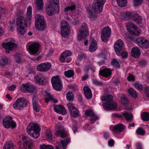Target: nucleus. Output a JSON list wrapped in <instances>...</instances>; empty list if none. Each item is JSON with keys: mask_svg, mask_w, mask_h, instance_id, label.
<instances>
[{"mask_svg": "<svg viewBox=\"0 0 149 149\" xmlns=\"http://www.w3.org/2000/svg\"><path fill=\"white\" fill-rule=\"evenodd\" d=\"M31 22V19H29V17L27 16L25 17L21 15L18 16L16 22L18 33L22 35L25 34L26 31L24 28L26 27L28 24L30 25Z\"/></svg>", "mask_w": 149, "mask_h": 149, "instance_id": "obj_1", "label": "nucleus"}, {"mask_svg": "<svg viewBox=\"0 0 149 149\" xmlns=\"http://www.w3.org/2000/svg\"><path fill=\"white\" fill-rule=\"evenodd\" d=\"M101 100L102 101H105L103 104V107L106 110H109L115 109L116 107V104L113 100V96L110 94L104 95Z\"/></svg>", "mask_w": 149, "mask_h": 149, "instance_id": "obj_2", "label": "nucleus"}, {"mask_svg": "<svg viewBox=\"0 0 149 149\" xmlns=\"http://www.w3.org/2000/svg\"><path fill=\"white\" fill-rule=\"evenodd\" d=\"M40 129L37 124L31 123L27 126L26 131L28 134L34 139H36L40 136Z\"/></svg>", "mask_w": 149, "mask_h": 149, "instance_id": "obj_3", "label": "nucleus"}, {"mask_svg": "<svg viewBox=\"0 0 149 149\" xmlns=\"http://www.w3.org/2000/svg\"><path fill=\"white\" fill-rule=\"evenodd\" d=\"M106 0H95L93 4L92 8L95 13L98 14L102 12L103 7Z\"/></svg>", "mask_w": 149, "mask_h": 149, "instance_id": "obj_4", "label": "nucleus"}, {"mask_svg": "<svg viewBox=\"0 0 149 149\" xmlns=\"http://www.w3.org/2000/svg\"><path fill=\"white\" fill-rule=\"evenodd\" d=\"M28 104L26 100L23 97L18 98L13 105L14 109L18 110H22L26 107Z\"/></svg>", "mask_w": 149, "mask_h": 149, "instance_id": "obj_5", "label": "nucleus"}, {"mask_svg": "<svg viewBox=\"0 0 149 149\" xmlns=\"http://www.w3.org/2000/svg\"><path fill=\"white\" fill-rule=\"evenodd\" d=\"M22 145H20V149H31L33 146V141L31 139L27 136H22Z\"/></svg>", "mask_w": 149, "mask_h": 149, "instance_id": "obj_6", "label": "nucleus"}, {"mask_svg": "<svg viewBox=\"0 0 149 149\" xmlns=\"http://www.w3.org/2000/svg\"><path fill=\"white\" fill-rule=\"evenodd\" d=\"M79 34L77 36V39L79 40H80L83 38H84L88 35V27L86 22H83L82 24L79 28Z\"/></svg>", "mask_w": 149, "mask_h": 149, "instance_id": "obj_7", "label": "nucleus"}, {"mask_svg": "<svg viewBox=\"0 0 149 149\" xmlns=\"http://www.w3.org/2000/svg\"><path fill=\"white\" fill-rule=\"evenodd\" d=\"M51 82L54 89L57 91L61 90L62 83L58 76L53 77L51 79Z\"/></svg>", "mask_w": 149, "mask_h": 149, "instance_id": "obj_8", "label": "nucleus"}, {"mask_svg": "<svg viewBox=\"0 0 149 149\" xmlns=\"http://www.w3.org/2000/svg\"><path fill=\"white\" fill-rule=\"evenodd\" d=\"M56 135L62 138L68 137V134L66 132L64 127L61 125H57L55 127Z\"/></svg>", "mask_w": 149, "mask_h": 149, "instance_id": "obj_9", "label": "nucleus"}, {"mask_svg": "<svg viewBox=\"0 0 149 149\" xmlns=\"http://www.w3.org/2000/svg\"><path fill=\"white\" fill-rule=\"evenodd\" d=\"M13 118L11 116L6 117L3 121V125L6 128L9 129L11 127L13 129L16 127V124L14 121L12 120Z\"/></svg>", "mask_w": 149, "mask_h": 149, "instance_id": "obj_10", "label": "nucleus"}, {"mask_svg": "<svg viewBox=\"0 0 149 149\" xmlns=\"http://www.w3.org/2000/svg\"><path fill=\"white\" fill-rule=\"evenodd\" d=\"M61 33L62 36L64 37H66L70 31L69 24L65 20H63L61 22Z\"/></svg>", "mask_w": 149, "mask_h": 149, "instance_id": "obj_11", "label": "nucleus"}, {"mask_svg": "<svg viewBox=\"0 0 149 149\" xmlns=\"http://www.w3.org/2000/svg\"><path fill=\"white\" fill-rule=\"evenodd\" d=\"M35 89V87L33 85L28 82L22 84L20 90L22 93H32Z\"/></svg>", "mask_w": 149, "mask_h": 149, "instance_id": "obj_12", "label": "nucleus"}, {"mask_svg": "<svg viewBox=\"0 0 149 149\" xmlns=\"http://www.w3.org/2000/svg\"><path fill=\"white\" fill-rule=\"evenodd\" d=\"M114 46L115 52L117 55H119L120 52H121L124 49L125 46L124 42L120 39L115 42Z\"/></svg>", "mask_w": 149, "mask_h": 149, "instance_id": "obj_13", "label": "nucleus"}, {"mask_svg": "<svg viewBox=\"0 0 149 149\" xmlns=\"http://www.w3.org/2000/svg\"><path fill=\"white\" fill-rule=\"evenodd\" d=\"M111 32V29L108 27L104 28L102 30L101 36L103 41L104 42L107 41L108 39L110 37Z\"/></svg>", "mask_w": 149, "mask_h": 149, "instance_id": "obj_14", "label": "nucleus"}, {"mask_svg": "<svg viewBox=\"0 0 149 149\" xmlns=\"http://www.w3.org/2000/svg\"><path fill=\"white\" fill-rule=\"evenodd\" d=\"M136 42L137 44L142 48H147L149 47V41L143 37L137 38Z\"/></svg>", "mask_w": 149, "mask_h": 149, "instance_id": "obj_15", "label": "nucleus"}, {"mask_svg": "<svg viewBox=\"0 0 149 149\" xmlns=\"http://www.w3.org/2000/svg\"><path fill=\"white\" fill-rule=\"evenodd\" d=\"M52 67L51 63L49 62H45L38 64L37 66V70L42 72H46L48 71Z\"/></svg>", "mask_w": 149, "mask_h": 149, "instance_id": "obj_16", "label": "nucleus"}, {"mask_svg": "<svg viewBox=\"0 0 149 149\" xmlns=\"http://www.w3.org/2000/svg\"><path fill=\"white\" fill-rule=\"evenodd\" d=\"M2 46L5 49L6 52L8 54L9 53L10 51L17 47V44L13 42L10 41L2 43Z\"/></svg>", "mask_w": 149, "mask_h": 149, "instance_id": "obj_17", "label": "nucleus"}, {"mask_svg": "<svg viewBox=\"0 0 149 149\" xmlns=\"http://www.w3.org/2000/svg\"><path fill=\"white\" fill-rule=\"evenodd\" d=\"M70 115L73 117H76L79 115V110L76 108L71 103H69L67 104Z\"/></svg>", "mask_w": 149, "mask_h": 149, "instance_id": "obj_18", "label": "nucleus"}, {"mask_svg": "<svg viewBox=\"0 0 149 149\" xmlns=\"http://www.w3.org/2000/svg\"><path fill=\"white\" fill-rule=\"evenodd\" d=\"M35 82L37 84L41 85H45L47 83L46 77L41 73L37 74L34 78Z\"/></svg>", "mask_w": 149, "mask_h": 149, "instance_id": "obj_19", "label": "nucleus"}, {"mask_svg": "<svg viewBox=\"0 0 149 149\" xmlns=\"http://www.w3.org/2000/svg\"><path fill=\"white\" fill-rule=\"evenodd\" d=\"M57 7L50 3L49 4L46 6V11L47 14L49 16L53 15L55 13H58L59 12V8L58 11L56 10Z\"/></svg>", "mask_w": 149, "mask_h": 149, "instance_id": "obj_20", "label": "nucleus"}, {"mask_svg": "<svg viewBox=\"0 0 149 149\" xmlns=\"http://www.w3.org/2000/svg\"><path fill=\"white\" fill-rule=\"evenodd\" d=\"M85 114L86 116H89L91 118L90 120L91 124L99 119L98 117L96 115L91 109H87L85 111Z\"/></svg>", "mask_w": 149, "mask_h": 149, "instance_id": "obj_21", "label": "nucleus"}, {"mask_svg": "<svg viewBox=\"0 0 149 149\" xmlns=\"http://www.w3.org/2000/svg\"><path fill=\"white\" fill-rule=\"evenodd\" d=\"M40 45L38 43H33L29 46V49L31 55H33L37 53L39 48Z\"/></svg>", "mask_w": 149, "mask_h": 149, "instance_id": "obj_22", "label": "nucleus"}, {"mask_svg": "<svg viewBox=\"0 0 149 149\" xmlns=\"http://www.w3.org/2000/svg\"><path fill=\"white\" fill-rule=\"evenodd\" d=\"M131 19L138 24H141L142 22V17L137 13H131Z\"/></svg>", "mask_w": 149, "mask_h": 149, "instance_id": "obj_23", "label": "nucleus"}, {"mask_svg": "<svg viewBox=\"0 0 149 149\" xmlns=\"http://www.w3.org/2000/svg\"><path fill=\"white\" fill-rule=\"evenodd\" d=\"M100 74L106 78L111 77L112 74V71L109 68H105L101 70L100 71Z\"/></svg>", "mask_w": 149, "mask_h": 149, "instance_id": "obj_24", "label": "nucleus"}, {"mask_svg": "<svg viewBox=\"0 0 149 149\" xmlns=\"http://www.w3.org/2000/svg\"><path fill=\"white\" fill-rule=\"evenodd\" d=\"M120 17L124 21H128L130 19V12L128 11L121 12L120 13Z\"/></svg>", "mask_w": 149, "mask_h": 149, "instance_id": "obj_25", "label": "nucleus"}, {"mask_svg": "<svg viewBox=\"0 0 149 149\" xmlns=\"http://www.w3.org/2000/svg\"><path fill=\"white\" fill-rule=\"evenodd\" d=\"M54 111L58 113H61L63 115L67 113V111L64 107L62 105H59L54 108Z\"/></svg>", "mask_w": 149, "mask_h": 149, "instance_id": "obj_26", "label": "nucleus"}, {"mask_svg": "<svg viewBox=\"0 0 149 149\" xmlns=\"http://www.w3.org/2000/svg\"><path fill=\"white\" fill-rule=\"evenodd\" d=\"M126 28L129 33H125L124 37L126 40L128 42H129L130 40V22H128L126 23Z\"/></svg>", "mask_w": 149, "mask_h": 149, "instance_id": "obj_27", "label": "nucleus"}, {"mask_svg": "<svg viewBox=\"0 0 149 149\" xmlns=\"http://www.w3.org/2000/svg\"><path fill=\"white\" fill-rule=\"evenodd\" d=\"M84 92L86 98L90 99L92 97V94L90 88L88 86H84L83 88Z\"/></svg>", "mask_w": 149, "mask_h": 149, "instance_id": "obj_28", "label": "nucleus"}, {"mask_svg": "<svg viewBox=\"0 0 149 149\" xmlns=\"http://www.w3.org/2000/svg\"><path fill=\"white\" fill-rule=\"evenodd\" d=\"M131 34L135 36H139L141 33L137 26L131 23Z\"/></svg>", "mask_w": 149, "mask_h": 149, "instance_id": "obj_29", "label": "nucleus"}, {"mask_svg": "<svg viewBox=\"0 0 149 149\" xmlns=\"http://www.w3.org/2000/svg\"><path fill=\"white\" fill-rule=\"evenodd\" d=\"M125 126L122 124H117L113 127V131L116 133L122 132L125 128Z\"/></svg>", "mask_w": 149, "mask_h": 149, "instance_id": "obj_30", "label": "nucleus"}, {"mask_svg": "<svg viewBox=\"0 0 149 149\" xmlns=\"http://www.w3.org/2000/svg\"><path fill=\"white\" fill-rule=\"evenodd\" d=\"M125 126L122 124H117L113 127V131L116 133L122 132L125 128Z\"/></svg>", "mask_w": 149, "mask_h": 149, "instance_id": "obj_31", "label": "nucleus"}, {"mask_svg": "<svg viewBox=\"0 0 149 149\" xmlns=\"http://www.w3.org/2000/svg\"><path fill=\"white\" fill-rule=\"evenodd\" d=\"M36 28L40 31H43L46 29V21L40 22L39 23L35 24Z\"/></svg>", "mask_w": 149, "mask_h": 149, "instance_id": "obj_32", "label": "nucleus"}, {"mask_svg": "<svg viewBox=\"0 0 149 149\" xmlns=\"http://www.w3.org/2000/svg\"><path fill=\"white\" fill-rule=\"evenodd\" d=\"M97 48V42L94 40H92L89 46V51L91 52H94Z\"/></svg>", "mask_w": 149, "mask_h": 149, "instance_id": "obj_33", "label": "nucleus"}, {"mask_svg": "<svg viewBox=\"0 0 149 149\" xmlns=\"http://www.w3.org/2000/svg\"><path fill=\"white\" fill-rule=\"evenodd\" d=\"M141 52L138 48L134 47L132 48V55L134 57L137 58L139 56Z\"/></svg>", "mask_w": 149, "mask_h": 149, "instance_id": "obj_34", "label": "nucleus"}, {"mask_svg": "<svg viewBox=\"0 0 149 149\" xmlns=\"http://www.w3.org/2000/svg\"><path fill=\"white\" fill-rule=\"evenodd\" d=\"M70 140V138H68L64 140H61L60 141L59 144L60 147L65 149Z\"/></svg>", "mask_w": 149, "mask_h": 149, "instance_id": "obj_35", "label": "nucleus"}, {"mask_svg": "<svg viewBox=\"0 0 149 149\" xmlns=\"http://www.w3.org/2000/svg\"><path fill=\"white\" fill-rule=\"evenodd\" d=\"M45 19L43 16L40 14H36L35 17V24L39 23L40 22L45 21Z\"/></svg>", "mask_w": 149, "mask_h": 149, "instance_id": "obj_36", "label": "nucleus"}, {"mask_svg": "<svg viewBox=\"0 0 149 149\" xmlns=\"http://www.w3.org/2000/svg\"><path fill=\"white\" fill-rule=\"evenodd\" d=\"M47 96L45 99V102L46 103H48L49 100H51L54 103H56L57 102V100L54 98L53 96L51 95L50 93H47Z\"/></svg>", "mask_w": 149, "mask_h": 149, "instance_id": "obj_37", "label": "nucleus"}, {"mask_svg": "<svg viewBox=\"0 0 149 149\" xmlns=\"http://www.w3.org/2000/svg\"><path fill=\"white\" fill-rule=\"evenodd\" d=\"M15 146L11 141H7L4 145L3 149H14Z\"/></svg>", "mask_w": 149, "mask_h": 149, "instance_id": "obj_38", "label": "nucleus"}, {"mask_svg": "<svg viewBox=\"0 0 149 149\" xmlns=\"http://www.w3.org/2000/svg\"><path fill=\"white\" fill-rule=\"evenodd\" d=\"M36 7L39 10H42L44 5L43 0H36Z\"/></svg>", "mask_w": 149, "mask_h": 149, "instance_id": "obj_39", "label": "nucleus"}, {"mask_svg": "<svg viewBox=\"0 0 149 149\" xmlns=\"http://www.w3.org/2000/svg\"><path fill=\"white\" fill-rule=\"evenodd\" d=\"M120 100L121 104L123 105L127 104L129 102L126 95H123L121 96Z\"/></svg>", "mask_w": 149, "mask_h": 149, "instance_id": "obj_40", "label": "nucleus"}, {"mask_svg": "<svg viewBox=\"0 0 149 149\" xmlns=\"http://www.w3.org/2000/svg\"><path fill=\"white\" fill-rule=\"evenodd\" d=\"M66 95L67 99L68 101H73L74 95L72 92L69 91L67 92Z\"/></svg>", "mask_w": 149, "mask_h": 149, "instance_id": "obj_41", "label": "nucleus"}, {"mask_svg": "<svg viewBox=\"0 0 149 149\" xmlns=\"http://www.w3.org/2000/svg\"><path fill=\"white\" fill-rule=\"evenodd\" d=\"M123 113L126 120L129 121L130 120V109Z\"/></svg>", "mask_w": 149, "mask_h": 149, "instance_id": "obj_42", "label": "nucleus"}, {"mask_svg": "<svg viewBox=\"0 0 149 149\" xmlns=\"http://www.w3.org/2000/svg\"><path fill=\"white\" fill-rule=\"evenodd\" d=\"M64 74L65 76L68 78H70L73 77L74 75V71L71 70L65 71Z\"/></svg>", "mask_w": 149, "mask_h": 149, "instance_id": "obj_43", "label": "nucleus"}, {"mask_svg": "<svg viewBox=\"0 0 149 149\" xmlns=\"http://www.w3.org/2000/svg\"><path fill=\"white\" fill-rule=\"evenodd\" d=\"M10 61V59L6 57H5L0 61V65L3 66L9 63Z\"/></svg>", "mask_w": 149, "mask_h": 149, "instance_id": "obj_44", "label": "nucleus"}, {"mask_svg": "<svg viewBox=\"0 0 149 149\" xmlns=\"http://www.w3.org/2000/svg\"><path fill=\"white\" fill-rule=\"evenodd\" d=\"M118 5L121 7L125 6L127 3V0H116Z\"/></svg>", "mask_w": 149, "mask_h": 149, "instance_id": "obj_45", "label": "nucleus"}, {"mask_svg": "<svg viewBox=\"0 0 149 149\" xmlns=\"http://www.w3.org/2000/svg\"><path fill=\"white\" fill-rule=\"evenodd\" d=\"M111 64L115 68L117 69L120 68V65L118 62L115 58L112 59L111 61Z\"/></svg>", "mask_w": 149, "mask_h": 149, "instance_id": "obj_46", "label": "nucleus"}, {"mask_svg": "<svg viewBox=\"0 0 149 149\" xmlns=\"http://www.w3.org/2000/svg\"><path fill=\"white\" fill-rule=\"evenodd\" d=\"M141 118L143 120L147 121L149 120V113L144 112L141 115Z\"/></svg>", "mask_w": 149, "mask_h": 149, "instance_id": "obj_47", "label": "nucleus"}, {"mask_svg": "<svg viewBox=\"0 0 149 149\" xmlns=\"http://www.w3.org/2000/svg\"><path fill=\"white\" fill-rule=\"evenodd\" d=\"M22 55L20 54H17L15 56V59L16 62L20 63L22 62Z\"/></svg>", "mask_w": 149, "mask_h": 149, "instance_id": "obj_48", "label": "nucleus"}, {"mask_svg": "<svg viewBox=\"0 0 149 149\" xmlns=\"http://www.w3.org/2000/svg\"><path fill=\"white\" fill-rule=\"evenodd\" d=\"M45 136L49 139L51 140L52 139V134L51 131L47 129L45 132Z\"/></svg>", "mask_w": 149, "mask_h": 149, "instance_id": "obj_49", "label": "nucleus"}, {"mask_svg": "<svg viewBox=\"0 0 149 149\" xmlns=\"http://www.w3.org/2000/svg\"><path fill=\"white\" fill-rule=\"evenodd\" d=\"M136 133L140 135L141 136L144 135L145 134V130L142 127H139L137 130Z\"/></svg>", "mask_w": 149, "mask_h": 149, "instance_id": "obj_50", "label": "nucleus"}, {"mask_svg": "<svg viewBox=\"0 0 149 149\" xmlns=\"http://www.w3.org/2000/svg\"><path fill=\"white\" fill-rule=\"evenodd\" d=\"M75 9V6L74 5H71V6H68L64 8L65 12H68L69 10L74 11Z\"/></svg>", "mask_w": 149, "mask_h": 149, "instance_id": "obj_51", "label": "nucleus"}, {"mask_svg": "<svg viewBox=\"0 0 149 149\" xmlns=\"http://www.w3.org/2000/svg\"><path fill=\"white\" fill-rule=\"evenodd\" d=\"M32 8L31 6H29L28 7L27 11L26 16L29 17V19H31L32 15Z\"/></svg>", "mask_w": 149, "mask_h": 149, "instance_id": "obj_52", "label": "nucleus"}, {"mask_svg": "<svg viewBox=\"0 0 149 149\" xmlns=\"http://www.w3.org/2000/svg\"><path fill=\"white\" fill-rule=\"evenodd\" d=\"M40 149H54L53 147L50 145L43 144L40 146Z\"/></svg>", "mask_w": 149, "mask_h": 149, "instance_id": "obj_53", "label": "nucleus"}, {"mask_svg": "<svg viewBox=\"0 0 149 149\" xmlns=\"http://www.w3.org/2000/svg\"><path fill=\"white\" fill-rule=\"evenodd\" d=\"M33 108L36 112H38L40 110V107L39 105L37 104V102H34L33 103Z\"/></svg>", "mask_w": 149, "mask_h": 149, "instance_id": "obj_54", "label": "nucleus"}, {"mask_svg": "<svg viewBox=\"0 0 149 149\" xmlns=\"http://www.w3.org/2000/svg\"><path fill=\"white\" fill-rule=\"evenodd\" d=\"M87 56L86 54H80L78 55L77 57V60L79 61H81V60L86 58Z\"/></svg>", "mask_w": 149, "mask_h": 149, "instance_id": "obj_55", "label": "nucleus"}, {"mask_svg": "<svg viewBox=\"0 0 149 149\" xmlns=\"http://www.w3.org/2000/svg\"><path fill=\"white\" fill-rule=\"evenodd\" d=\"M62 54L65 58L69 56H70L72 55V52L69 50L65 51Z\"/></svg>", "mask_w": 149, "mask_h": 149, "instance_id": "obj_56", "label": "nucleus"}, {"mask_svg": "<svg viewBox=\"0 0 149 149\" xmlns=\"http://www.w3.org/2000/svg\"><path fill=\"white\" fill-rule=\"evenodd\" d=\"M59 0H53V2L50 3L53 4V5L57 7V9L56 10L58 11L59 8Z\"/></svg>", "mask_w": 149, "mask_h": 149, "instance_id": "obj_57", "label": "nucleus"}, {"mask_svg": "<svg viewBox=\"0 0 149 149\" xmlns=\"http://www.w3.org/2000/svg\"><path fill=\"white\" fill-rule=\"evenodd\" d=\"M134 86L135 88L139 91L142 90L143 87L141 84L140 83L136 82L134 84Z\"/></svg>", "mask_w": 149, "mask_h": 149, "instance_id": "obj_58", "label": "nucleus"}, {"mask_svg": "<svg viewBox=\"0 0 149 149\" xmlns=\"http://www.w3.org/2000/svg\"><path fill=\"white\" fill-rule=\"evenodd\" d=\"M143 2V0H134V4L135 6H137L141 5Z\"/></svg>", "mask_w": 149, "mask_h": 149, "instance_id": "obj_59", "label": "nucleus"}, {"mask_svg": "<svg viewBox=\"0 0 149 149\" xmlns=\"http://www.w3.org/2000/svg\"><path fill=\"white\" fill-rule=\"evenodd\" d=\"M119 55H118V56H121L122 58H126L127 57L128 55V53L127 52H120Z\"/></svg>", "mask_w": 149, "mask_h": 149, "instance_id": "obj_60", "label": "nucleus"}, {"mask_svg": "<svg viewBox=\"0 0 149 149\" xmlns=\"http://www.w3.org/2000/svg\"><path fill=\"white\" fill-rule=\"evenodd\" d=\"M131 96L133 98H136L137 97V94L136 91L131 88Z\"/></svg>", "mask_w": 149, "mask_h": 149, "instance_id": "obj_61", "label": "nucleus"}, {"mask_svg": "<svg viewBox=\"0 0 149 149\" xmlns=\"http://www.w3.org/2000/svg\"><path fill=\"white\" fill-rule=\"evenodd\" d=\"M70 88L73 91H76L77 89V87L75 84H70L69 86Z\"/></svg>", "mask_w": 149, "mask_h": 149, "instance_id": "obj_62", "label": "nucleus"}, {"mask_svg": "<svg viewBox=\"0 0 149 149\" xmlns=\"http://www.w3.org/2000/svg\"><path fill=\"white\" fill-rule=\"evenodd\" d=\"M135 146L136 149H143L141 143L139 142H137L135 144Z\"/></svg>", "mask_w": 149, "mask_h": 149, "instance_id": "obj_63", "label": "nucleus"}, {"mask_svg": "<svg viewBox=\"0 0 149 149\" xmlns=\"http://www.w3.org/2000/svg\"><path fill=\"white\" fill-rule=\"evenodd\" d=\"M145 93L147 97L149 98V86L146 87L145 88Z\"/></svg>", "mask_w": 149, "mask_h": 149, "instance_id": "obj_64", "label": "nucleus"}]
</instances>
